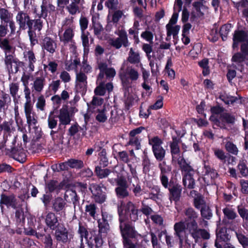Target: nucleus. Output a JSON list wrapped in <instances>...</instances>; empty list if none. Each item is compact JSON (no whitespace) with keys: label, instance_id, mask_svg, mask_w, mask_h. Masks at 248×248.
<instances>
[{"label":"nucleus","instance_id":"48","mask_svg":"<svg viewBox=\"0 0 248 248\" xmlns=\"http://www.w3.org/2000/svg\"><path fill=\"white\" fill-rule=\"evenodd\" d=\"M225 148L228 152L232 155H237L238 154V149L237 146L231 141H227L225 145Z\"/></svg>","mask_w":248,"mask_h":248},{"label":"nucleus","instance_id":"23","mask_svg":"<svg viewBox=\"0 0 248 248\" xmlns=\"http://www.w3.org/2000/svg\"><path fill=\"white\" fill-rule=\"evenodd\" d=\"M42 47L47 52L53 54L57 48V44L55 41L49 37H46L43 40Z\"/></svg>","mask_w":248,"mask_h":248},{"label":"nucleus","instance_id":"50","mask_svg":"<svg viewBox=\"0 0 248 248\" xmlns=\"http://www.w3.org/2000/svg\"><path fill=\"white\" fill-rule=\"evenodd\" d=\"M213 151L215 156L223 162L226 161L227 157L224 151L219 148H213Z\"/></svg>","mask_w":248,"mask_h":248},{"label":"nucleus","instance_id":"1","mask_svg":"<svg viewBox=\"0 0 248 248\" xmlns=\"http://www.w3.org/2000/svg\"><path fill=\"white\" fill-rule=\"evenodd\" d=\"M184 214L186 217L185 221L182 220L175 223L173 226L174 235L178 237L179 243H183L186 230L191 237L197 243L202 237L203 239H209L210 235L205 229L199 228L197 220L199 215L192 207H187L184 209Z\"/></svg>","mask_w":248,"mask_h":248},{"label":"nucleus","instance_id":"44","mask_svg":"<svg viewBox=\"0 0 248 248\" xmlns=\"http://www.w3.org/2000/svg\"><path fill=\"white\" fill-rule=\"evenodd\" d=\"M162 196L160 188L158 186H154L151 189V192L149 194V198L154 201H156Z\"/></svg>","mask_w":248,"mask_h":248},{"label":"nucleus","instance_id":"49","mask_svg":"<svg viewBox=\"0 0 248 248\" xmlns=\"http://www.w3.org/2000/svg\"><path fill=\"white\" fill-rule=\"evenodd\" d=\"M231 28L232 25L231 24L224 25L221 27L220 34L222 40L225 41L226 40Z\"/></svg>","mask_w":248,"mask_h":248},{"label":"nucleus","instance_id":"61","mask_svg":"<svg viewBox=\"0 0 248 248\" xmlns=\"http://www.w3.org/2000/svg\"><path fill=\"white\" fill-rule=\"evenodd\" d=\"M57 118L52 115H49L47 119L48 127L51 129L55 128L57 125Z\"/></svg>","mask_w":248,"mask_h":248},{"label":"nucleus","instance_id":"55","mask_svg":"<svg viewBox=\"0 0 248 248\" xmlns=\"http://www.w3.org/2000/svg\"><path fill=\"white\" fill-rule=\"evenodd\" d=\"M99 232L100 233H107L109 230V225L108 223L98 221Z\"/></svg>","mask_w":248,"mask_h":248},{"label":"nucleus","instance_id":"41","mask_svg":"<svg viewBox=\"0 0 248 248\" xmlns=\"http://www.w3.org/2000/svg\"><path fill=\"white\" fill-rule=\"evenodd\" d=\"M65 205L66 202L64 201L62 198L58 197L54 200L52 207L55 212H58L62 211Z\"/></svg>","mask_w":248,"mask_h":248},{"label":"nucleus","instance_id":"8","mask_svg":"<svg viewBox=\"0 0 248 248\" xmlns=\"http://www.w3.org/2000/svg\"><path fill=\"white\" fill-rule=\"evenodd\" d=\"M3 205H6L7 208L11 207L13 209L19 208L21 206L15 195H6L3 194L1 195L0 200V207L2 213L3 212Z\"/></svg>","mask_w":248,"mask_h":248},{"label":"nucleus","instance_id":"37","mask_svg":"<svg viewBox=\"0 0 248 248\" xmlns=\"http://www.w3.org/2000/svg\"><path fill=\"white\" fill-rule=\"evenodd\" d=\"M64 198L67 202H72L74 208H75L76 205L78 201V198L75 191L72 189H67L65 193Z\"/></svg>","mask_w":248,"mask_h":248},{"label":"nucleus","instance_id":"36","mask_svg":"<svg viewBox=\"0 0 248 248\" xmlns=\"http://www.w3.org/2000/svg\"><path fill=\"white\" fill-rule=\"evenodd\" d=\"M11 153L12 157L15 160L20 163H23L25 161L26 155L23 150L21 149L18 150L15 148H12Z\"/></svg>","mask_w":248,"mask_h":248},{"label":"nucleus","instance_id":"22","mask_svg":"<svg viewBox=\"0 0 248 248\" xmlns=\"http://www.w3.org/2000/svg\"><path fill=\"white\" fill-rule=\"evenodd\" d=\"M45 222L47 226L51 230H55L59 226L58 217L52 213L49 212L46 216Z\"/></svg>","mask_w":248,"mask_h":248},{"label":"nucleus","instance_id":"28","mask_svg":"<svg viewBox=\"0 0 248 248\" xmlns=\"http://www.w3.org/2000/svg\"><path fill=\"white\" fill-rule=\"evenodd\" d=\"M45 84V78L43 77H37L32 84V92L41 93L44 89Z\"/></svg>","mask_w":248,"mask_h":248},{"label":"nucleus","instance_id":"19","mask_svg":"<svg viewBox=\"0 0 248 248\" xmlns=\"http://www.w3.org/2000/svg\"><path fill=\"white\" fill-rule=\"evenodd\" d=\"M24 110L27 119V122L29 125H34L37 123L35 115L33 112V105L32 104H24Z\"/></svg>","mask_w":248,"mask_h":248},{"label":"nucleus","instance_id":"64","mask_svg":"<svg viewBox=\"0 0 248 248\" xmlns=\"http://www.w3.org/2000/svg\"><path fill=\"white\" fill-rule=\"evenodd\" d=\"M238 168L242 176L246 177L248 175V168L244 163H240L238 165Z\"/></svg>","mask_w":248,"mask_h":248},{"label":"nucleus","instance_id":"54","mask_svg":"<svg viewBox=\"0 0 248 248\" xmlns=\"http://www.w3.org/2000/svg\"><path fill=\"white\" fill-rule=\"evenodd\" d=\"M24 97L25 99V102L24 104H32L31 101V89L29 88L28 85H24Z\"/></svg>","mask_w":248,"mask_h":248},{"label":"nucleus","instance_id":"35","mask_svg":"<svg viewBox=\"0 0 248 248\" xmlns=\"http://www.w3.org/2000/svg\"><path fill=\"white\" fill-rule=\"evenodd\" d=\"M222 212L224 219H227L229 220H233L238 217L235 209L231 206H226L222 209Z\"/></svg>","mask_w":248,"mask_h":248},{"label":"nucleus","instance_id":"12","mask_svg":"<svg viewBox=\"0 0 248 248\" xmlns=\"http://www.w3.org/2000/svg\"><path fill=\"white\" fill-rule=\"evenodd\" d=\"M177 22V16H172L169 23L166 25L167 41L170 40V37L171 35H172L173 38H175L178 34L180 30V26L176 25Z\"/></svg>","mask_w":248,"mask_h":248},{"label":"nucleus","instance_id":"25","mask_svg":"<svg viewBox=\"0 0 248 248\" xmlns=\"http://www.w3.org/2000/svg\"><path fill=\"white\" fill-rule=\"evenodd\" d=\"M19 83L18 82H12L9 85V93L13 98L15 104H18V99L20 98V95H18L19 92Z\"/></svg>","mask_w":248,"mask_h":248},{"label":"nucleus","instance_id":"16","mask_svg":"<svg viewBox=\"0 0 248 248\" xmlns=\"http://www.w3.org/2000/svg\"><path fill=\"white\" fill-rule=\"evenodd\" d=\"M87 85V77L82 72H77L76 77V87L79 92H84L86 90Z\"/></svg>","mask_w":248,"mask_h":248},{"label":"nucleus","instance_id":"59","mask_svg":"<svg viewBox=\"0 0 248 248\" xmlns=\"http://www.w3.org/2000/svg\"><path fill=\"white\" fill-rule=\"evenodd\" d=\"M104 99L103 98L93 96L91 103V108H93L94 109L95 107L102 105Z\"/></svg>","mask_w":248,"mask_h":248},{"label":"nucleus","instance_id":"45","mask_svg":"<svg viewBox=\"0 0 248 248\" xmlns=\"http://www.w3.org/2000/svg\"><path fill=\"white\" fill-rule=\"evenodd\" d=\"M97 209V207L95 204L90 203L85 206V213L86 215L91 216L93 219H95Z\"/></svg>","mask_w":248,"mask_h":248},{"label":"nucleus","instance_id":"53","mask_svg":"<svg viewBox=\"0 0 248 248\" xmlns=\"http://www.w3.org/2000/svg\"><path fill=\"white\" fill-rule=\"evenodd\" d=\"M51 168L54 171L56 172L67 170L68 169L67 162L53 165Z\"/></svg>","mask_w":248,"mask_h":248},{"label":"nucleus","instance_id":"26","mask_svg":"<svg viewBox=\"0 0 248 248\" xmlns=\"http://www.w3.org/2000/svg\"><path fill=\"white\" fill-rule=\"evenodd\" d=\"M201 209V214L203 218H200V225L204 224V227H206L208 226V222L204 220V219L209 220L210 219L212 216V213L211 209L207 206H204L202 207Z\"/></svg>","mask_w":248,"mask_h":248},{"label":"nucleus","instance_id":"42","mask_svg":"<svg viewBox=\"0 0 248 248\" xmlns=\"http://www.w3.org/2000/svg\"><path fill=\"white\" fill-rule=\"evenodd\" d=\"M140 60V59L139 53L135 52L133 49L131 48L128 54L127 61L132 64H136L139 63Z\"/></svg>","mask_w":248,"mask_h":248},{"label":"nucleus","instance_id":"9","mask_svg":"<svg viewBox=\"0 0 248 248\" xmlns=\"http://www.w3.org/2000/svg\"><path fill=\"white\" fill-rule=\"evenodd\" d=\"M119 37L109 40V44L116 49H119L123 46L127 47L130 43L128 40L126 32L124 30H120L118 33Z\"/></svg>","mask_w":248,"mask_h":248},{"label":"nucleus","instance_id":"15","mask_svg":"<svg viewBox=\"0 0 248 248\" xmlns=\"http://www.w3.org/2000/svg\"><path fill=\"white\" fill-rule=\"evenodd\" d=\"M207 10V8L200 1L194 2L191 4V7L187 9L188 16L190 14V16H203Z\"/></svg>","mask_w":248,"mask_h":248},{"label":"nucleus","instance_id":"60","mask_svg":"<svg viewBox=\"0 0 248 248\" xmlns=\"http://www.w3.org/2000/svg\"><path fill=\"white\" fill-rule=\"evenodd\" d=\"M42 241L45 244L46 248H52L53 241L50 234H46L43 236Z\"/></svg>","mask_w":248,"mask_h":248},{"label":"nucleus","instance_id":"10","mask_svg":"<svg viewBox=\"0 0 248 248\" xmlns=\"http://www.w3.org/2000/svg\"><path fill=\"white\" fill-rule=\"evenodd\" d=\"M54 236L58 241L66 244L71 241L73 237V234L68 232L66 228L62 227L56 230Z\"/></svg>","mask_w":248,"mask_h":248},{"label":"nucleus","instance_id":"33","mask_svg":"<svg viewBox=\"0 0 248 248\" xmlns=\"http://www.w3.org/2000/svg\"><path fill=\"white\" fill-rule=\"evenodd\" d=\"M0 48L3 50L4 55L14 51L12 43L7 38H0Z\"/></svg>","mask_w":248,"mask_h":248},{"label":"nucleus","instance_id":"46","mask_svg":"<svg viewBox=\"0 0 248 248\" xmlns=\"http://www.w3.org/2000/svg\"><path fill=\"white\" fill-rule=\"evenodd\" d=\"M193 174L186 175L183 178V184L186 187L192 189L194 187L195 181L192 175Z\"/></svg>","mask_w":248,"mask_h":248},{"label":"nucleus","instance_id":"38","mask_svg":"<svg viewBox=\"0 0 248 248\" xmlns=\"http://www.w3.org/2000/svg\"><path fill=\"white\" fill-rule=\"evenodd\" d=\"M204 179L210 178L211 179H215L217 177V173L216 170L212 168L206 162L204 163Z\"/></svg>","mask_w":248,"mask_h":248},{"label":"nucleus","instance_id":"62","mask_svg":"<svg viewBox=\"0 0 248 248\" xmlns=\"http://www.w3.org/2000/svg\"><path fill=\"white\" fill-rule=\"evenodd\" d=\"M221 117L223 120L225 121L228 123L232 124L234 122V116L229 113H223L221 115Z\"/></svg>","mask_w":248,"mask_h":248},{"label":"nucleus","instance_id":"24","mask_svg":"<svg viewBox=\"0 0 248 248\" xmlns=\"http://www.w3.org/2000/svg\"><path fill=\"white\" fill-rule=\"evenodd\" d=\"M125 211L128 212L130 219L132 221H136L138 219L139 210L135 205L131 202H128L125 205Z\"/></svg>","mask_w":248,"mask_h":248},{"label":"nucleus","instance_id":"13","mask_svg":"<svg viewBox=\"0 0 248 248\" xmlns=\"http://www.w3.org/2000/svg\"><path fill=\"white\" fill-rule=\"evenodd\" d=\"M240 49L241 52L234 53L232 58V61L237 64L244 62L246 57L248 56V40L247 42L242 44Z\"/></svg>","mask_w":248,"mask_h":248},{"label":"nucleus","instance_id":"56","mask_svg":"<svg viewBox=\"0 0 248 248\" xmlns=\"http://www.w3.org/2000/svg\"><path fill=\"white\" fill-rule=\"evenodd\" d=\"M93 197L96 202L99 203H103L106 199V195L102 191L93 195Z\"/></svg>","mask_w":248,"mask_h":248},{"label":"nucleus","instance_id":"31","mask_svg":"<svg viewBox=\"0 0 248 248\" xmlns=\"http://www.w3.org/2000/svg\"><path fill=\"white\" fill-rule=\"evenodd\" d=\"M12 103V99L10 95L4 92L1 93V97L0 99V112L7 109Z\"/></svg>","mask_w":248,"mask_h":248},{"label":"nucleus","instance_id":"11","mask_svg":"<svg viewBox=\"0 0 248 248\" xmlns=\"http://www.w3.org/2000/svg\"><path fill=\"white\" fill-rule=\"evenodd\" d=\"M97 65L100 70L97 76H99L100 75L102 76L101 79L105 80L106 81L107 79H112L115 76V70L112 67L108 68V64L106 62H98Z\"/></svg>","mask_w":248,"mask_h":248},{"label":"nucleus","instance_id":"6","mask_svg":"<svg viewBox=\"0 0 248 248\" xmlns=\"http://www.w3.org/2000/svg\"><path fill=\"white\" fill-rule=\"evenodd\" d=\"M119 222V228L123 240L129 239L128 238L136 237L137 233V232L135 230L133 226L130 225L122 216H120Z\"/></svg>","mask_w":248,"mask_h":248},{"label":"nucleus","instance_id":"52","mask_svg":"<svg viewBox=\"0 0 248 248\" xmlns=\"http://www.w3.org/2000/svg\"><path fill=\"white\" fill-rule=\"evenodd\" d=\"M100 156V165L103 167H105L108 165V159L106 156L107 152L105 149L101 150L99 154Z\"/></svg>","mask_w":248,"mask_h":248},{"label":"nucleus","instance_id":"4","mask_svg":"<svg viewBox=\"0 0 248 248\" xmlns=\"http://www.w3.org/2000/svg\"><path fill=\"white\" fill-rule=\"evenodd\" d=\"M163 140L157 136L149 139V144L152 146L154 155L158 161L164 159L166 155V150L162 146Z\"/></svg>","mask_w":248,"mask_h":248},{"label":"nucleus","instance_id":"58","mask_svg":"<svg viewBox=\"0 0 248 248\" xmlns=\"http://www.w3.org/2000/svg\"><path fill=\"white\" fill-rule=\"evenodd\" d=\"M93 69L92 66L87 62V60H84L82 63L81 70L80 72L86 74H89L92 72Z\"/></svg>","mask_w":248,"mask_h":248},{"label":"nucleus","instance_id":"29","mask_svg":"<svg viewBox=\"0 0 248 248\" xmlns=\"http://www.w3.org/2000/svg\"><path fill=\"white\" fill-rule=\"evenodd\" d=\"M170 193V200L177 202L181 197L182 188L180 185H175L169 188Z\"/></svg>","mask_w":248,"mask_h":248},{"label":"nucleus","instance_id":"32","mask_svg":"<svg viewBox=\"0 0 248 248\" xmlns=\"http://www.w3.org/2000/svg\"><path fill=\"white\" fill-rule=\"evenodd\" d=\"M59 35L60 41L64 44L69 42L71 43H73V38L74 36V33L71 28H67L65 30L62 35L59 34Z\"/></svg>","mask_w":248,"mask_h":248},{"label":"nucleus","instance_id":"30","mask_svg":"<svg viewBox=\"0 0 248 248\" xmlns=\"http://www.w3.org/2000/svg\"><path fill=\"white\" fill-rule=\"evenodd\" d=\"M94 171L96 175L99 179L105 178L108 177L111 174H115L116 173V172L111 171L108 169H102L101 166H97Z\"/></svg>","mask_w":248,"mask_h":248},{"label":"nucleus","instance_id":"17","mask_svg":"<svg viewBox=\"0 0 248 248\" xmlns=\"http://www.w3.org/2000/svg\"><path fill=\"white\" fill-rule=\"evenodd\" d=\"M24 58L27 62L28 72L32 73L35 69V64L37 62V59L34 52L30 50L24 52Z\"/></svg>","mask_w":248,"mask_h":248},{"label":"nucleus","instance_id":"63","mask_svg":"<svg viewBox=\"0 0 248 248\" xmlns=\"http://www.w3.org/2000/svg\"><path fill=\"white\" fill-rule=\"evenodd\" d=\"M46 106V100L43 96H40L37 99V102L36 104V108L41 111L45 110Z\"/></svg>","mask_w":248,"mask_h":248},{"label":"nucleus","instance_id":"47","mask_svg":"<svg viewBox=\"0 0 248 248\" xmlns=\"http://www.w3.org/2000/svg\"><path fill=\"white\" fill-rule=\"evenodd\" d=\"M68 168L81 169L84 166L83 162L81 160L70 159L67 161Z\"/></svg>","mask_w":248,"mask_h":248},{"label":"nucleus","instance_id":"40","mask_svg":"<svg viewBox=\"0 0 248 248\" xmlns=\"http://www.w3.org/2000/svg\"><path fill=\"white\" fill-rule=\"evenodd\" d=\"M16 19L21 28L24 29L26 26L29 29L32 28V22L30 19L29 16H16Z\"/></svg>","mask_w":248,"mask_h":248},{"label":"nucleus","instance_id":"20","mask_svg":"<svg viewBox=\"0 0 248 248\" xmlns=\"http://www.w3.org/2000/svg\"><path fill=\"white\" fill-rule=\"evenodd\" d=\"M24 110L27 119V122L29 125H34L37 123L35 115L33 112V105L32 104H24Z\"/></svg>","mask_w":248,"mask_h":248},{"label":"nucleus","instance_id":"14","mask_svg":"<svg viewBox=\"0 0 248 248\" xmlns=\"http://www.w3.org/2000/svg\"><path fill=\"white\" fill-rule=\"evenodd\" d=\"M172 140V141L170 142V146L173 163L178 159H179V158L184 156L183 155H181L180 154V149L178 145L180 139L176 137H173Z\"/></svg>","mask_w":248,"mask_h":248},{"label":"nucleus","instance_id":"34","mask_svg":"<svg viewBox=\"0 0 248 248\" xmlns=\"http://www.w3.org/2000/svg\"><path fill=\"white\" fill-rule=\"evenodd\" d=\"M195 195L194 198V205L198 209H201L202 207L206 206L203 197L202 195L197 193L195 190L190 192V195L193 196Z\"/></svg>","mask_w":248,"mask_h":248},{"label":"nucleus","instance_id":"21","mask_svg":"<svg viewBox=\"0 0 248 248\" xmlns=\"http://www.w3.org/2000/svg\"><path fill=\"white\" fill-rule=\"evenodd\" d=\"M174 163H177L184 174V176L186 175L193 174L194 171L191 166L187 163L184 157L179 158V159L173 162Z\"/></svg>","mask_w":248,"mask_h":248},{"label":"nucleus","instance_id":"51","mask_svg":"<svg viewBox=\"0 0 248 248\" xmlns=\"http://www.w3.org/2000/svg\"><path fill=\"white\" fill-rule=\"evenodd\" d=\"M236 237L239 242L242 245L244 248L248 247V237L240 232H235Z\"/></svg>","mask_w":248,"mask_h":248},{"label":"nucleus","instance_id":"18","mask_svg":"<svg viewBox=\"0 0 248 248\" xmlns=\"http://www.w3.org/2000/svg\"><path fill=\"white\" fill-rule=\"evenodd\" d=\"M248 40V32L244 31H235L233 36L232 47H238L240 42L246 43Z\"/></svg>","mask_w":248,"mask_h":248},{"label":"nucleus","instance_id":"5","mask_svg":"<svg viewBox=\"0 0 248 248\" xmlns=\"http://www.w3.org/2000/svg\"><path fill=\"white\" fill-rule=\"evenodd\" d=\"M119 75L123 86L126 87H130L140 76L138 71L132 66L127 67L125 71L120 72Z\"/></svg>","mask_w":248,"mask_h":248},{"label":"nucleus","instance_id":"3","mask_svg":"<svg viewBox=\"0 0 248 248\" xmlns=\"http://www.w3.org/2000/svg\"><path fill=\"white\" fill-rule=\"evenodd\" d=\"M4 63L5 68L9 74H16L19 71V67L23 64L16 57L14 51L11 53H5L4 57Z\"/></svg>","mask_w":248,"mask_h":248},{"label":"nucleus","instance_id":"2","mask_svg":"<svg viewBox=\"0 0 248 248\" xmlns=\"http://www.w3.org/2000/svg\"><path fill=\"white\" fill-rule=\"evenodd\" d=\"M108 181L113 186L117 184V186L115 189V192L118 198L124 199L129 196L128 185L124 177L118 176L117 178H113L111 175L108 178Z\"/></svg>","mask_w":248,"mask_h":248},{"label":"nucleus","instance_id":"7","mask_svg":"<svg viewBox=\"0 0 248 248\" xmlns=\"http://www.w3.org/2000/svg\"><path fill=\"white\" fill-rule=\"evenodd\" d=\"M102 76H97L96 83L97 84L94 89V93L95 95L104 96L106 92L110 93L113 90V86L112 83L108 82L106 83V80L101 79Z\"/></svg>","mask_w":248,"mask_h":248},{"label":"nucleus","instance_id":"27","mask_svg":"<svg viewBox=\"0 0 248 248\" xmlns=\"http://www.w3.org/2000/svg\"><path fill=\"white\" fill-rule=\"evenodd\" d=\"M59 119V126L62 125H67L70 124L71 118L69 112L65 108H62L60 110V113L58 116Z\"/></svg>","mask_w":248,"mask_h":248},{"label":"nucleus","instance_id":"57","mask_svg":"<svg viewBox=\"0 0 248 248\" xmlns=\"http://www.w3.org/2000/svg\"><path fill=\"white\" fill-rule=\"evenodd\" d=\"M183 1L182 0H175L173 7L174 12L172 16H178L179 13L182 10Z\"/></svg>","mask_w":248,"mask_h":248},{"label":"nucleus","instance_id":"39","mask_svg":"<svg viewBox=\"0 0 248 248\" xmlns=\"http://www.w3.org/2000/svg\"><path fill=\"white\" fill-rule=\"evenodd\" d=\"M238 213L240 217L242 218L244 222V226H248V209L242 205L237 207Z\"/></svg>","mask_w":248,"mask_h":248},{"label":"nucleus","instance_id":"43","mask_svg":"<svg viewBox=\"0 0 248 248\" xmlns=\"http://www.w3.org/2000/svg\"><path fill=\"white\" fill-rule=\"evenodd\" d=\"M231 239V236L225 229H221L217 233V239L220 242H226Z\"/></svg>","mask_w":248,"mask_h":248}]
</instances>
